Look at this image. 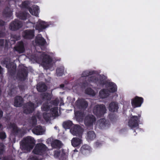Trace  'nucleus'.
<instances>
[{
	"label": "nucleus",
	"instance_id": "obj_1",
	"mask_svg": "<svg viewBox=\"0 0 160 160\" xmlns=\"http://www.w3.org/2000/svg\"><path fill=\"white\" fill-rule=\"evenodd\" d=\"M35 144V140L33 138L28 136L24 139L21 145V149L25 151V152L30 151L33 148Z\"/></svg>",
	"mask_w": 160,
	"mask_h": 160
},
{
	"label": "nucleus",
	"instance_id": "obj_2",
	"mask_svg": "<svg viewBox=\"0 0 160 160\" xmlns=\"http://www.w3.org/2000/svg\"><path fill=\"white\" fill-rule=\"evenodd\" d=\"M106 108L103 105H96L93 108V112L97 116L102 115L106 112Z\"/></svg>",
	"mask_w": 160,
	"mask_h": 160
},
{
	"label": "nucleus",
	"instance_id": "obj_3",
	"mask_svg": "<svg viewBox=\"0 0 160 160\" xmlns=\"http://www.w3.org/2000/svg\"><path fill=\"white\" fill-rule=\"evenodd\" d=\"M51 97H52L50 94L47 93L44 94L43 98L44 100H47V101L43 103L42 107V110L44 111H47L50 108V103H49L48 102H50V100L51 99Z\"/></svg>",
	"mask_w": 160,
	"mask_h": 160
},
{
	"label": "nucleus",
	"instance_id": "obj_4",
	"mask_svg": "<svg viewBox=\"0 0 160 160\" xmlns=\"http://www.w3.org/2000/svg\"><path fill=\"white\" fill-rule=\"evenodd\" d=\"M54 156L55 158H59L61 160H67L68 156L63 149L60 150L57 149L54 151Z\"/></svg>",
	"mask_w": 160,
	"mask_h": 160
},
{
	"label": "nucleus",
	"instance_id": "obj_5",
	"mask_svg": "<svg viewBox=\"0 0 160 160\" xmlns=\"http://www.w3.org/2000/svg\"><path fill=\"white\" fill-rule=\"evenodd\" d=\"M38 106L31 102L27 103L24 107V112L26 114L31 113L34 110L35 108Z\"/></svg>",
	"mask_w": 160,
	"mask_h": 160
},
{
	"label": "nucleus",
	"instance_id": "obj_6",
	"mask_svg": "<svg viewBox=\"0 0 160 160\" xmlns=\"http://www.w3.org/2000/svg\"><path fill=\"white\" fill-rule=\"evenodd\" d=\"M47 150V148L44 144L39 143L36 145L33 152L35 154H40Z\"/></svg>",
	"mask_w": 160,
	"mask_h": 160
},
{
	"label": "nucleus",
	"instance_id": "obj_7",
	"mask_svg": "<svg viewBox=\"0 0 160 160\" xmlns=\"http://www.w3.org/2000/svg\"><path fill=\"white\" fill-rule=\"evenodd\" d=\"M143 102V98L141 97H136L132 100L131 104L133 108L140 107Z\"/></svg>",
	"mask_w": 160,
	"mask_h": 160
},
{
	"label": "nucleus",
	"instance_id": "obj_8",
	"mask_svg": "<svg viewBox=\"0 0 160 160\" xmlns=\"http://www.w3.org/2000/svg\"><path fill=\"white\" fill-rule=\"evenodd\" d=\"M22 23L18 20H15L12 22L10 25L9 28L12 30H16L22 27Z\"/></svg>",
	"mask_w": 160,
	"mask_h": 160
},
{
	"label": "nucleus",
	"instance_id": "obj_9",
	"mask_svg": "<svg viewBox=\"0 0 160 160\" xmlns=\"http://www.w3.org/2000/svg\"><path fill=\"white\" fill-rule=\"evenodd\" d=\"M96 121L95 117L92 115H89L87 116L84 120V123L87 126H92L93 123Z\"/></svg>",
	"mask_w": 160,
	"mask_h": 160
},
{
	"label": "nucleus",
	"instance_id": "obj_10",
	"mask_svg": "<svg viewBox=\"0 0 160 160\" xmlns=\"http://www.w3.org/2000/svg\"><path fill=\"white\" fill-rule=\"evenodd\" d=\"M139 118L137 116H132L129 120L128 122V125L131 128H135L138 126V121Z\"/></svg>",
	"mask_w": 160,
	"mask_h": 160
},
{
	"label": "nucleus",
	"instance_id": "obj_11",
	"mask_svg": "<svg viewBox=\"0 0 160 160\" xmlns=\"http://www.w3.org/2000/svg\"><path fill=\"white\" fill-rule=\"evenodd\" d=\"M70 131L71 133L74 135L80 136L82 133V130L79 126L75 125L73 128L70 130Z\"/></svg>",
	"mask_w": 160,
	"mask_h": 160
},
{
	"label": "nucleus",
	"instance_id": "obj_12",
	"mask_svg": "<svg viewBox=\"0 0 160 160\" xmlns=\"http://www.w3.org/2000/svg\"><path fill=\"white\" fill-rule=\"evenodd\" d=\"M49 24L46 22L42 21H39L37 23L36 28L39 31H42L43 29L48 27Z\"/></svg>",
	"mask_w": 160,
	"mask_h": 160
},
{
	"label": "nucleus",
	"instance_id": "obj_13",
	"mask_svg": "<svg viewBox=\"0 0 160 160\" xmlns=\"http://www.w3.org/2000/svg\"><path fill=\"white\" fill-rule=\"evenodd\" d=\"M41 58L42 59V64L44 66H46L52 61L49 56L44 53L42 54Z\"/></svg>",
	"mask_w": 160,
	"mask_h": 160
},
{
	"label": "nucleus",
	"instance_id": "obj_14",
	"mask_svg": "<svg viewBox=\"0 0 160 160\" xmlns=\"http://www.w3.org/2000/svg\"><path fill=\"white\" fill-rule=\"evenodd\" d=\"M22 36L25 38L32 39L34 36V31L31 30H26L23 32Z\"/></svg>",
	"mask_w": 160,
	"mask_h": 160
},
{
	"label": "nucleus",
	"instance_id": "obj_15",
	"mask_svg": "<svg viewBox=\"0 0 160 160\" xmlns=\"http://www.w3.org/2000/svg\"><path fill=\"white\" fill-rule=\"evenodd\" d=\"M35 41L37 45L41 46L44 45L46 43L45 40L40 35H38L36 37Z\"/></svg>",
	"mask_w": 160,
	"mask_h": 160
},
{
	"label": "nucleus",
	"instance_id": "obj_16",
	"mask_svg": "<svg viewBox=\"0 0 160 160\" xmlns=\"http://www.w3.org/2000/svg\"><path fill=\"white\" fill-rule=\"evenodd\" d=\"M45 131V129L40 126L37 127L32 130L33 133L37 135H40L44 134Z\"/></svg>",
	"mask_w": 160,
	"mask_h": 160
},
{
	"label": "nucleus",
	"instance_id": "obj_17",
	"mask_svg": "<svg viewBox=\"0 0 160 160\" xmlns=\"http://www.w3.org/2000/svg\"><path fill=\"white\" fill-rule=\"evenodd\" d=\"M23 102L22 98L20 96H17L15 98L14 106L16 107H20Z\"/></svg>",
	"mask_w": 160,
	"mask_h": 160
},
{
	"label": "nucleus",
	"instance_id": "obj_18",
	"mask_svg": "<svg viewBox=\"0 0 160 160\" xmlns=\"http://www.w3.org/2000/svg\"><path fill=\"white\" fill-rule=\"evenodd\" d=\"M39 8L37 6H34L32 8H30L29 11L32 15L37 16L38 14Z\"/></svg>",
	"mask_w": 160,
	"mask_h": 160
},
{
	"label": "nucleus",
	"instance_id": "obj_19",
	"mask_svg": "<svg viewBox=\"0 0 160 160\" xmlns=\"http://www.w3.org/2000/svg\"><path fill=\"white\" fill-rule=\"evenodd\" d=\"M98 123L102 128L108 127L109 125L108 122L104 118L99 119L98 122Z\"/></svg>",
	"mask_w": 160,
	"mask_h": 160
},
{
	"label": "nucleus",
	"instance_id": "obj_20",
	"mask_svg": "<svg viewBox=\"0 0 160 160\" xmlns=\"http://www.w3.org/2000/svg\"><path fill=\"white\" fill-rule=\"evenodd\" d=\"M118 108L117 103L115 102H112L109 104V110L112 112H115L117 111Z\"/></svg>",
	"mask_w": 160,
	"mask_h": 160
},
{
	"label": "nucleus",
	"instance_id": "obj_21",
	"mask_svg": "<svg viewBox=\"0 0 160 160\" xmlns=\"http://www.w3.org/2000/svg\"><path fill=\"white\" fill-rule=\"evenodd\" d=\"M14 50L19 53L23 52L24 49L23 46V44L22 42H20L14 48Z\"/></svg>",
	"mask_w": 160,
	"mask_h": 160
},
{
	"label": "nucleus",
	"instance_id": "obj_22",
	"mask_svg": "<svg viewBox=\"0 0 160 160\" xmlns=\"http://www.w3.org/2000/svg\"><path fill=\"white\" fill-rule=\"evenodd\" d=\"M52 147L55 148H59L62 146L61 142L58 140H54L51 143Z\"/></svg>",
	"mask_w": 160,
	"mask_h": 160
},
{
	"label": "nucleus",
	"instance_id": "obj_23",
	"mask_svg": "<svg viewBox=\"0 0 160 160\" xmlns=\"http://www.w3.org/2000/svg\"><path fill=\"white\" fill-rule=\"evenodd\" d=\"M72 145L73 147H77L82 143V141L77 138H73L71 141Z\"/></svg>",
	"mask_w": 160,
	"mask_h": 160
},
{
	"label": "nucleus",
	"instance_id": "obj_24",
	"mask_svg": "<svg viewBox=\"0 0 160 160\" xmlns=\"http://www.w3.org/2000/svg\"><path fill=\"white\" fill-rule=\"evenodd\" d=\"M12 9L8 7H7L3 11V15L5 17H9L12 15Z\"/></svg>",
	"mask_w": 160,
	"mask_h": 160
},
{
	"label": "nucleus",
	"instance_id": "obj_25",
	"mask_svg": "<svg viewBox=\"0 0 160 160\" xmlns=\"http://www.w3.org/2000/svg\"><path fill=\"white\" fill-rule=\"evenodd\" d=\"M37 89L40 92H44L46 90V87L44 83H40L37 85Z\"/></svg>",
	"mask_w": 160,
	"mask_h": 160
},
{
	"label": "nucleus",
	"instance_id": "obj_26",
	"mask_svg": "<svg viewBox=\"0 0 160 160\" xmlns=\"http://www.w3.org/2000/svg\"><path fill=\"white\" fill-rule=\"evenodd\" d=\"M109 95V92L106 89H102L99 92L100 97L102 98H104Z\"/></svg>",
	"mask_w": 160,
	"mask_h": 160
},
{
	"label": "nucleus",
	"instance_id": "obj_27",
	"mask_svg": "<svg viewBox=\"0 0 160 160\" xmlns=\"http://www.w3.org/2000/svg\"><path fill=\"white\" fill-rule=\"evenodd\" d=\"M108 89L109 90V92H114L117 90L116 85L112 82L109 83Z\"/></svg>",
	"mask_w": 160,
	"mask_h": 160
},
{
	"label": "nucleus",
	"instance_id": "obj_28",
	"mask_svg": "<svg viewBox=\"0 0 160 160\" xmlns=\"http://www.w3.org/2000/svg\"><path fill=\"white\" fill-rule=\"evenodd\" d=\"M95 137L96 135L93 131H90L88 132L87 135V139L88 140L93 139Z\"/></svg>",
	"mask_w": 160,
	"mask_h": 160
},
{
	"label": "nucleus",
	"instance_id": "obj_29",
	"mask_svg": "<svg viewBox=\"0 0 160 160\" xmlns=\"http://www.w3.org/2000/svg\"><path fill=\"white\" fill-rule=\"evenodd\" d=\"M17 16L20 19L24 20L27 18V17L29 16V14L25 12L21 13L18 14L17 13Z\"/></svg>",
	"mask_w": 160,
	"mask_h": 160
},
{
	"label": "nucleus",
	"instance_id": "obj_30",
	"mask_svg": "<svg viewBox=\"0 0 160 160\" xmlns=\"http://www.w3.org/2000/svg\"><path fill=\"white\" fill-rule=\"evenodd\" d=\"M72 122L70 121H68L65 122L63 123V126L66 129L69 128L72 126Z\"/></svg>",
	"mask_w": 160,
	"mask_h": 160
},
{
	"label": "nucleus",
	"instance_id": "obj_31",
	"mask_svg": "<svg viewBox=\"0 0 160 160\" xmlns=\"http://www.w3.org/2000/svg\"><path fill=\"white\" fill-rule=\"evenodd\" d=\"M86 93L92 96H94L96 93L91 88H88L85 91Z\"/></svg>",
	"mask_w": 160,
	"mask_h": 160
},
{
	"label": "nucleus",
	"instance_id": "obj_32",
	"mask_svg": "<svg viewBox=\"0 0 160 160\" xmlns=\"http://www.w3.org/2000/svg\"><path fill=\"white\" fill-rule=\"evenodd\" d=\"M78 102L80 103L82 107L83 108H85L88 106L87 102L84 100L78 101Z\"/></svg>",
	"mask_w": 160,
	"mask_h": 160
},
{
	"label": "nucleus",
	"instance_id": "obj_33",
	"mask_svg": "<svg viewBox=\"0 0 160 160\" xmlns=\"http://www.w3.org/2000/svg\"><path fill=\"white\" fill-rule=\"evenodd\" d=\"M14 132L18 133L19 130H18L17 127L15 124H12L9 127Z\"/></svg>",
	"mask_w": 160,
	"mask_h": 160
},
{
	"label": "nucleus",
	"instance_id": "obj_34",
	"mask_svg": "<svg viewBox=\"0 0 160 160\" xmlns=\"http://www.w3.org/2000/svg\"><path fill=\"white\" fill-rule=\"evenodd\" d=\"M58 109L57 107L54 108L52 109L51 111L52 116H56L58 115Z\"/></svg>",
	"mask_w": 160,
	"mask_h": 160
},
{
	"label": "nucleus",
	"instance_id": "obj_35",
	"mask_svg": "<svg viewBox=\"0 0 160 160\" xmlns=\"http://www.w3.org/2000/svg\"><path fill=\"white\" fill-rule=\"evenodd\" d=\"M43 117L46 121H48L49 120L51 116L49 113L45 112L43 113Z\"/></svg>",
	"mask_w": 160,
	"mask_h": 160
},
{
	"label": "nucleus",
	"instance_id": "obj_36",
	"mask_svg": "<svg viewBox=\"0 0 160 160\" xmlns=\"http://www.w3.org/2000/svg\"><path fill=\"white\" fill-rule=\"evenodd\" d=\"M64 69L62 68H58L57 70V73L58 76H61L63 74Z\"/></svg>",
	"mask_w": 160,
	"mask_h": 160
},
{
	"label": "nucleus",
	"instance_id": "obj_37",
	"mask_svg": "<svg viewBox=\"0 0 160 160\" xmlns=\"http://www.w3.org/2000/svg\"><path fill=\"white\" fill-rule=\"evenodd\" d=\"M95 76H93L92 77L90 78V81L93 82H99V83L100 82H101V80L100 79L99 80H96V77H95Z\"/></svg>",
	"mask_w": 160,
	"mask_h": 160
},
{
	"label": "nucleus",
	"instance_id": "obj_38",
	"mask_svg": "<svg viewBox=\"0 0 160 160\" xmlns=\"http://www.w3.org/2000/svg\"><path fill=\"white\" fill-rule=\"evenodd\" d=\"M92 72H89L88 71H86L84 72L82 74V77H86L89 75L92 74Z\"/></svg>",
	"mask_w": 160,
	"mask_h": 160
},
{
	"label": "nucleus",
	"instance_id": "obj_39",
	"mask_svg": "<svg viewBox=\"0 0 160 160\" xmlns=\"http://www.w3.org/2000/svg\"><path fill=\"white\" fill-rule=\"evenodd\" d=\"M90 148L88 145H84L81 148V151L82 153H84V150H89Z\"/></svg>",
	"mask_w": 160,
	"mask_h": 160
},
{
	"label": "nucleus",
	"instance_id": "obj_40",
	"mask_svg": "<svg viewBox=\"0 0 160 160\" xmlns=\"http://www.w3.org/2000/svg\"><path fill=\"white\" fill-rule=\"evenodd\" d=\"M75 115L77 118H81L83 116V114L79 111H77L75 112Z\"/></svg>",
	"mask_w": 160,
	"mask_h": 160
},
{
	"label": "nucleus",
	"instance_id": "obj_41",
	"mask_svg": "<svg viewBox=\"0 0 160 160\" xmlns=\"http://www.w3.org/2000/svg\"><path fill=\"white\" fill-rule=\"evenodd\" d=\"M5 45L7 46L8 45V42L7 41H4L2 39H0V46H3Z\"/></svg>",
	"mask_w": 160,
	"mask_h": 160
},
{
	"label": "nucleus",
	"instance_id": "obj_42",
	"mask_svg": "<svg viewBox=\"0 0 160 160\" xmlns=\"http://www.w3.org/2000/svg\"><path fill=\"white\" fill-rule=\"evenodd\" d=\"M29 3H30L29 2L25 1L22 3V6L25 8H27Z\"/></svg>",
	"mask_w": 160,
	"mask_h": 160
},
{
	"label": "nucleus",
	"instance_id": "obj_43",
	"mask_svg": "<svg viewBox=\"0 0 160 160\" xmlns=\"http://www.w3.org/2000/svg\"><path fill=\"white\" fill-rule=\"evenodd\" d=\"M6 138V135L4 132H0V138L4 139Z\"/></svg>",
	"mask_w": 160,
	"mask_h": 160
},
{
	"label": "nucleus",
	"instance_id": "obj_44",
	"mask_svg": "<svg viewBox=\"0 0 160 160\" xmlns=\"http://www.w3.org/2000/svg\"><path fill=\"white\" fill-rule=\"evenodd\" d=\"M4 149V146L2 143H0V153H2Z\"/></svg>",
	"mask_w": 160,
	"mask_h": 160
},
{
	"label": "nucleus",
	"instance_id": "obj_45",
	"mask_svg": "<svg viewBox=\"0 0 160 160\" xmlns=\"http://www.w3.org/2000/svg\"><path fill=\"white\" fill-rule=\"evenodd\" d=\"M37 120L35 117H33L32 119V123L33 125H35L36 124Z\"/></svg>",
	"mask_w": 160,
	"mask_h": 160
},
{
	"label": "nucleus",
	"instance_id": "obj_46",
	"mask_svg": "<svg viewBox=\"0 0 160 160\" xmlns=\"http://www.w3.org/2000/svg\"><path fill=\"white\" fill-rule=\"evenodd\" d=\"M4 35V33L3 32H0V37H2Z\"/></svg>",
	"mask_w": 160,
	"mask_h": 160
},
{
	"label": "nucleus",
	"instance_id": "obj_47",
	"mask_svg": "<svg viewBox=\"0 0 160 160\" xmlns=\"http://www.w3.org/2000/svg\"><path fill=\"white\" fill-rule=\"evenodd\" d=\"M4 24V22L1 20H0V26H2Z\"/></svg>",
	"mask_w": 160,
	"mask_h": 160
},
{
	"label": "nucleus",
	"instance_id": "obj_48",
	"mask_svg": "<svg viewBox=\"0 0 160 160\" xmlns=\"http://www.w3.org/2000/svg\"><path fill=\"white\" fill-rule=\"evenodd\" d=\"M31 158H29L28 160H31ZM32 160H39L38 159L36 158L33 157L32 158Z\"/></svg>",
	"mask_w": 160,
	"mask_h": 160
},
{
	"label": "nucleus",
	"instance_id": "obj_49",
	"mask_svg": "<svg viewBox=\"0 0 160 160\" xmlns=\"http://www.w3.org/2000/svg\"><path fill=\"white\" fill-rule=\"evenodd\" d=\"M2 112L0 110V118L2 117Z\"/></svg>",
	"mask_w": 160,
	"mask_h": 160
},
{
	"label": "nucleus",
	"instance_id": "obj_50",
	"mask_svg": "<svg viewBox=\"0 0 160 160\" xmlns=\"http://www.w3.org/2000/svg\"><path fill=\"white\" fill-rule=\"evenodd\" d=\"M60 87L61 88H63L64 87V84H61V85H60Z\"/></svg>",
	"mask_w": 160,
	"mask_h": 160
},
{
	"label": "nucleus",
	"instance_id": "obj_51",
	"mask_svg": "<svg viewBox=\"0 0 160 160\" xmlns=\"http://www.w3.org/2000/svg\"><path fill=\"white\" fill-rule=\"evenodd\" d=\"M2 71V69L1 68V66H0V74L1 73Z\"/></svg>",
	"mask_w": 160,
	"mask_h": 160
},
{
	"label": "nucleus",
	"instance_id": "obj_52",
	"mask_svg": "<svg viewBox=\"0 0 160 160\" xmlns=\"http://www.w3.org/2000/svg\"><path fill=\"white\" fill-rule=\"evenodd\" d=\"M87 85V84L86 83H84L83 85V87H85V85Z\"/></svg>",
	"mask_w": 160,
	"mask_h": 160
},
{
	"label": "nucleus",
	"instance_id": "obj_53",
	"mask_svg": "<svg viewBox=\"0 0 160 160\" xmlns=\"http://www.w3.org/2000/svg\"><path fill=\"white\" fill-rule=\"evenodd\" d=\"M103 78H104V79H104H104H106V77H105V76H103Z\"/></svg>",
	"mask_w": 160,
	"mask_h": 160
},
{
	"label": "nucleus",
	"instance_id": "obj_54",
	"mask_svg": "<svg viewBox=\"0 0 160 160\" xmlns=\"http://www.w3.org/2000/svg\"><path fill=\"white\" fill-rule=\"evenodd\" d=\"M101 77V76H100V75H98V77H99L100 78Z\"/></svg>",
	"mask_w": 160,
	"mask_h": 160
},
{
	"label": "nucleus",
	"instance_id": "obj_55",
	"mask_svg": "<svg viewBox=\"0 0 160 160\" xmlns=\"http://www.w3.org/2000/svg\"><path fill=\"white\" fill-rule=\"evenodd\" d=\"M54 128H55V129H57V127H54Z\"/></svg>",
	"mask_w": 160,
	"mask_h": 160
},
{
	"label": "nucleus",
	"instance_id": "obj_56",
	"mask_svg": "<svg viewBox=\"0 0 160 160\" xmlns=\"http://www.w3.org/2000/svg\"><path fill=\"white\" fill-rule=\"evenodd\" d=\"M74 151H77V150H74Z\"/></svg>",
	"mask_w": 160,
	"mask_h": 160
},
{
	"label": "nucleus",
	"instance_id": "obj_57",
	"mask_svg": "<svg viewBox=\"0 0 160 160\" xmlns=\"http://www.w3.org/2000/svg\"><path fill=\"white\" fill-rule=\"evenodd\" d=\"M1 127V125L0 124V128Z\"/></svg>",
	"mask_w": 160,
	"mask_h": 160
}]
</instances>
